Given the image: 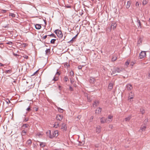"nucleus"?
I'll use <instances>...</instances> for the list:
<instances>
[{
	"label": "nucleus",
	"mask_w": 150,
	"mask_h": 150,
	"mask_svg": "<svg viewBox=\"0 0 150 150\" xmlns=\"http://www.w3.org/2000/svg\"><path fill=\"white\" fill-rule=\"evenodd\" d=\"M109 128L110 129H112L113 127V125H110L109 126Z\"/></svg>",
	"instance_id": "42"
},
{
	"label": "nucleus",
	"mask_w": 150,
	"mask_h": 150,
	"mask_svg": "<svg viewBox=\"0 0 150 150\" xmlns=\"http://www.w3.org/2000/svg\"><path fill=\"white\" fill-rule=\"evenodd\" d=\"M13 43L12 42H11V41H9V42L6 43L7 44H8L9 45H12V44Z\"/></svg>",
	"instance_id": "41"
},
{
	"label": "nucleus",
	"mask_w": 150,
	"mask_h": 150,
	"mask_svg": "<svg viewBox=\"0 0 150 150\" xmlns=\"http://www.w3.org/2000/svg\"><path fill=\"white\" fill-rule=\"evenodd\" d=\"M126 88L127 90L130 91L132 88V86L130 84H128L126 85Z\"/></svg>",
	"instance_id": "10"
},
{
	"label": "nucleus",
	"mask_w": 150,
	"mask_h": 150,
	"mask_svg": "<svg viewBox=\"0 0 150 150\" xmlns=\"http://www.w3.org/2000/svg\"><path fill=\"white\" fill-rule=\"evenodd\" d=\"M49 36H51V37H55V35L54 34H50V35H49Z\"/></svg>",
	"instance_id": "43"
},
{
	"label": "nucleus",
	"mask_w": 150,
	"mask_h": 150,
	"mask_svg": "<svg viewBox=\"0 0 150 150\" xmlns=\"http://www.w3.org/2000/svg\"><path fill=\"white\" fill-rule=\"evenodd\" d=\"M131 4V3L130 1H128L127 2V4L126 5V8H129Z\"/></svg>",
	"instance_id": "20"
},
{
	"label": "nucleus",
	"mask_w": 150,
	"mask_h": 150,
	"mask_svg": "<svg viewBox=\"0 0 150 150\" xmlns=\"http://www.w3.org/2000/svg\"><path fill=\"white\" fill-rule=\"evenodd\" d=\"M54 33L60 38H62L63 35L62 31L59 30H56L54 31Z\"/></svg>",
	"instance_id": "2"
},
{
	"label": "nucleus",
	"mask_w": 150,
	"mask_h": 150,
	"mask_svg": "<svg viewBox=\"0 0 150 150\" xmlns=\"http://www.w3.org/2000/svg\"><path fill=\"white\" fill-rule=\"evenodd\" d=\"M50 52V49H47L45 50V54H47L48 53H49Z\"/></svg>",
	"instance_id": "33"
},
{
	"label": "nucleus",
	"mask_w": 150,
	"mask_h": 150,
	"mask_svg": "<svg viewBox=\"0 0 150 150\" xmlns=\"http://www.w3.org/2000/svg\"><path fill=\"white\" fill-rule=\"evenodd\" d=\"M59 73L58 71L57 72L56 74L54 76L53 79H52V80L54 81H57L58 79V77H59Z\"/></svg>",
	"instance_id": "6"
},
{
	"label": "nucleus",
	"mask_w": 150,
	"mask_h": 150,
	"mask_svg": "<svg viewBox=\"0 0 150 150\" xmlns=\"http://www.w3.org/2000/svg\"><path fill=\"white\" fill-rule=\"evenodd\" d=\"M124 70V69L122 68L117 67L114 69L111 74V75H113V76L117 75V74H116L117 73H120L122 72Z\"/></svg>",
	"instance_id": "1"
},
{
	"label": "nucleus",
	"mask_w": 150,
	"mask_h": 150,
	"mask_svg": "<svg viewBox=\"0 0 150 150\" xmlns=\"http://www.w3.org/2000/svg\"><path fill=\"white\" fill-rule=\"evenodd\" d=\"M74 76V73L72 71H71L70 72V76Z\"/></svg>",
	"instance_id": "28"
},
{
	"label": "nucleus",
	"mask_w": 150,
	"mask_h": 150,
	"mask_svg": "<svg viewBox=\"0 0 150 150\" xmlns=\"http://www.w3.org/2000/svg\"><path fill=\"white\" fill-rule=\"evenodd\" d=\"M113 87V84L112 83H110L109 84L108 88L109 90H111Z\"/></svg>",
	"instance_id": "13"
},
{
	"label": "nucleus",
	"mask_w": 150,
	"mask_h": 150,
	"mask_svg": "<svg viewBox=\"0 0 150 150\" xmlns=\"http://www.w3.org/2000/svg\"><path fill=\"white\" fill-rule=\"evenodd\" d=\"M13 82H16V81H13Z\"/></svg>",
	"instance_id": "64"
},
{
	"label": "nucleus",
	"mask_w": 150,
	"mask_h": 150,
	"mask_svg": "<svg viewBox=\"0 0 150 150\" xmlns=\"http://www.w3.org/2000/svg\"><path fill=\"white\" fill-rule=\"evenodd\" d=\"M134 64V62H132L131 63V64L132 65H133Z\"/></svg>",
	"instance_id": "58"
},
{
	"label": "nucleus",
	"mask_w": 150,
	"mask_h": 150,
	"mask_svg": "<svg viewBox=\"0 0 150 150\" xmlns=\"http://www.w3.org/2000/svg\"><path fill=\"white\" fill-rule=\"evenodd\" d=\"M134 96V93L132 92H130L129 94L128 100L130 102H132L133 101L132 99L133 98Z\"/></svg>",
	"instance_id": "3"
},
{
	"label": "nucleus",
	"mask_w": 150,
	"mask_h": 150,
	"mask_svg": "<svg viewBox=\"0 0 150 150\" xmlns=\"http://www.w3.org/2000/svg\"><path fill=\"white\" fill-rule=\"evenodd\" d=\"M73 76H70L69 79L70 80L71 82V83H73L74 81V79L73 78Z\"/></svg>",
	"instance_id": "23"
},
{
	"label": "nucleus",
	"mask_w": 150,
	"mask_h": 150,
	"mask_svg": "<svg viewBox=\"0 0 150 150\" xmlns=\"http://www.w3.org/2000/svg\"><path fill=\"white\" fill-rule=\"evenodd\" d=\"M69 80V79L67 76H65L64 77V81L67 82Z\"/></svg>",
	"instance_id": "37"
},
{
	"label": "nucleus",
	"mask_w": 150,
	"mask_h": 150,
	"mask_svg": "<svg viewBox=\"0 0 150 150\" xmlns=\"http://www.w3.org/2000/svg\"><path fill=\"white\" fill-rule=\"evenodd\" d=\"M59 123L57 122H56L54 124V127L55 128H57L59 126Z\"/></svg>",
	"instance_id": "26"
},
{
	"label": "nucleus",
	"mask_w": 150,
	"mask_h": 150,
	"mask_svg": "<svg viewBox=\"0 0 150 150\" xmlns=\"http://www.w3.org/2000/svg\"><path fill=\"white\" fill-rule=\"evenodd\" d=\"M149 23H150V18L149 19Z\"/></svg>",
	"instance_id": "61"
},
{
	"label": "nucleus",
	"mask_w": 150,
	"mask_h": 150,
	"mask_svg": "<svg viewBox=\"0 0 150 150\" xmlns=\"http://www.w3.org/2000/svg\"><path fill=\"white\" fill-rule=\"evenodd\" d=\"M28 118H26L25 119V120H24V121H25V122H27V121H28Z\"/></svg>",
	"instance_id": "51"
},
{
	"label": "nucleus",
	"mask_w": 150,
	"mask_h": 150,
	"mask_svg": "<svg viewBox=\"0 0 150 150\" xmlns=\"http://www.w3.org/2000/svg\"><path fill=\"white\" fill-rule=\"evenodd\" d=\"M77 118L80 119V118H81V116H78L77 117Z\"/></svg>",
	"instance_id": "57"
},
{
	"label": "nucleus",
	"mask_w": 150,
	"mask_h": 150,
	"mask_svg": "<svg viewBox=\"0 0 150 150\" xmlns=\"http://www.w3.org/2000/svg\"><path fill=\"white\" fill-rule=\"evenodd\" d=\"M9 16H11L12 18H13L15 17V14L13 13H10L9 14Z\"/></svg>",
	"instance_id": "35"
},
{
	"label": "nucleus",
	"mask_w": 150,
	"mask_h": 150,
	"mask_svg": "<svg viewBox=\"0 0 150 150\" xmlns=\"http://www.w3.org/2000/svg\"><path fill=\"white\" fill-rule=\"evenodd\" d=\"M131 116H128V117H126L125 118V121L126 122H128L129 121V120H130V119H131Z\"/></svg>",
	"instance_id": "22"
},
{
	"label": "nucleus",
	"mask_w": 150,
	"mask_h": 150,
	"mask_svg": "<svg viewBox=\"0 0 150 150\" xmlns=\"http://www.w3.org/2000/svg\"><path fill=\"white\" fill-rule=\"evenodd\" d=\"M24 57L26 59H28V56L27 55H25L24 56Z\"/></svg>",
	"instance_id": "50"
},
{
	"label": "nucleus",
	"mask_w": 150,
	"mask_h": 150,
	"mask_svg": "<svg viewBox=\"0 0 150 150\" xmlns=\"http://www.w3.org/2000/svg\"><path fill=\"white\" fill-rule=\"evenodd\" d=\"M148 76L150 78V71H149Z\"/></svg>",
	"instance_id": "55"
},
{
	"label": "nucleus",
	"mask_w": 150,
	"mask_h": 150,
	"mask_svg": "<svg viewBox=\"0 0 150 150\" xmlns=\"http://www.w3.org/2000/svg\"><path fill=\"white\" fill-rule=\"evenodd\" d=\"M82 66L79 65V66H78V68L79 69H81L82 68Z\"/></svg>",
	"instance_id": "45"
},
{
	"label": "nucleus",
	"mask_w": 150,
	"mask_h": 150,
	"mask_svg": "<svg viewBox=\"0 0 150 150\" xmlns=\"http://www.w3.org/2000/svg\"><path fill=\"white\" fill-rule=\"evenodd\" d=\"M6 11L5 10H2V13H6Z\"/></svg>",
	"instance_id": "49"
},
{
	"label": "nucleus",
	"mask_w": 150,
	"mask_h": 150,
	"mask_svg": "<svg viewBox=\"0 0 150 150\" xmlns=\"http://www.w3.org/2000/svg\"><path fill=\"white\" fill-rule=\"evenodd\" d=\"M146 127L145 125H142L141 126L139 129V131L142 132L143 131H144L145 130Z\"/></svg>",
	"instance_id": "9"
},
{
	"label": "nucleus",
	"mask_w": 150,
	"mask_h": 150,
	"mask_svg": "<svg viewBox=\"0 0 150 150\" xmlns=\"http://www.w3.org/2000/svg\"><path fill=\"white\" fill-rule=\"evenodd\" d=\"M112 118V116L111 115H109L108 117V118L109 119H111Z\"/></svg>",
	"instance_id": "44"
},
{
	"label": "nucleus",
	"mask_w": 150,
	"mask_h": 150,
	"mask_svg": "<svg viewBox=\"0 0 150 150\" xmlns=\"http://www.w3.org/2000/svg\"><path fill=\"white\" fill-rule=\"evenodd\" d=\"M117 58L116 56H113L112 59V62H114L117 60Z\"/></svg>",
	"instance_id": "27"
},
{
	"label": "nucleus",
	"mask_w": 150,
	"mask_h": 150,
	"mask_svg": "<svg viewBox=\"0 0 150 150\" xmlns=\"http://www.w3.org/2000/svg\"><path fill=\"white\" fill-rule=\"evenodd\" d=\"M77 36V35H76L70 41V42H73L74 41V40L76 38V37Z\"/></svg>",
	"instance_id": "29"
},
{
	"label": "nucleus",
	"mask_w": 150,
	"mask_h": 150,
	"mask_svg": "<svg viewBox=\"0 0 150 150\" xmlns=\"http://www.w3.org/2000/svg\"><path fill=\"white\" fill-rule=\"evenodd\" d=\"M31 144L32 142L31 140L30 139H29L26 142V144L28 145H30Z\"/></svg>",
	"instance_id": "24"
},
{
	"label": "nucleus",
	"mask_w": 150,
	"mask_h": 150,
	"mask_svg": "<svg viewBox=\"0 0 150 150\" xmlns=\"http://www.w3.org/2000/svg\"><path fill=\"white\" fill-rule=\"evenodd\" d=\"M63 118V115H57L56 117V119L57 120L60 121Z\"/></svg>",
	"instance_id": "7"
},
{
	"label": "nucleus",
	"mask_w": 150,
	"mask_h": 150,
	"mask_svg": "<svg viewBox=\"0 0 150 150\" xmlns=\"http://www.w3.org/2000/svg\"><path fill=\"white\" fill-rule=\"evenodd\" d=\"M140 112H141L142 114H144V111L143 109L141 108L140 109Z\"/></svg>",
	"instance_id": "38"
},
{
	"label": "nucleus",
	"mask_w": 150,
	"mask_h": 150,
	"mask_svg": "<svg viewBox=\"0 0 150 150\" xmlns=\"http://www.w3.org/2000/svg\"><path fill=\"white\" fill-rule=\"evenodd\" d=\"M35 26V28L37 29H40L41 28V26L39 24H36Z\"/></svg>",
	"instance_id": "19"
},
{
	"label": "nucleus",
	"mask_w": 150,
	"mask_h": 150,
	"mask_svg": "<svg viewBox=\"0 0 150 150\" xmlns=\"http://www.w3.org/2000/svg\"><path fill=\"white\" fill-rule=\"evenodd\" d=\"M137 22H138V24L137 25L138 27L139 28H141V22H140V20H139V19H138Z\"/></svg>",
	"instance_id": "25"
},
{
	"label": "nucleus",
	"mask_w": 150,
	"mask_h": 150,
	"mask_svg": "<svg viewBox=\"0 0 150 150\" xmlns=\"http://www.w3.org/2000/svg\"><path fill=\"white\" fill-rule=\"evenodd\" d=\"M148 1L147 0H143V5H145L147 4Z\"/></svg>",
	"instance_id": "30"
},
{
	"label": "nucleus",
	"mask_w": 150,
	"mask_h": 150,
	"mask_svg": "<svg viewBox=\"0 0 150 150\" xmlns=\"http://www.w3.org/2000/svg\"><path fill=\"white\" fill-rule=\"evenodd\" d=\"M111 121L112 120H107V119L103 117L100 119V122L102 123H103L105 122L109 123L111 122Z\"/></svg>",
	"instance_id": "4"
},
{
	"label": "nucleus",
	"mask_w": 150,
	"mask_h": 150,
	"mask_svg": "<svg viewBox=\"0 0 150 150\" xmlns=\"http://www.w3.org/2000/svg\"><path fill=\"white\" fill-rule=\"evenodd\" d=\"M40 146L42 147H44L45 146V143L44 142H41L40 144Z\"/></svg>",
	"instance_id": "31"
},
{
	"label": "nucleus",
	"mask_w": 150,
	"mask_h": 150,
	"mask_svg": "<svg viewBox=\"0 0 150 150\" xmlns=\"http://www.w3.org/2000/svg\"><path fill=\"white\" fill-rule=\"evenodd\" d=\"M117 25L115 23H112L111 25V28L114 29L116 27Z\"/></svg>",
	"instance_id": "16"
},
{
	"label": "nucleus",
	"mask_w": 150,
	"mask_h": 150,
	"mask_svg": "<svg viewBox=\"0 0 150 150\" xmlns=\"http://www.w3.org/2000/svg\"><path fill=\"white\" fill-rule=\"evenodd\" d=\"M6 102H7V103H8V104L9 103H10V101H9V100H8V101L7 100H6Z\"/></svg>",
	"instance_id": "53"
},
{
	"label": "nucleus",
	"mask_w": 150,
	"mask_h": 150,
	"mask_svg": "<svg viewBox=\"0 0 150 150\" xmlns=\"http://www.w3.org/2000/svg\"><path fill=\"white\" fill-rule=\"evenodd\" d=\"M139 41H138V43H139V42H139Z\"/></svg>",
	"instance_id": "63"
},
{
	"label": "nucleus",
	"mask_w": 150,
	"mask_h": 150,
	"mask_svg": "<svg viewBox=\"0 0 150 150\" xmlns=\"http://www.w3.org/2000/svg\"><path fill=\"white\" fill-rule=\"evenodd\" d=\"M139 3L138 2H137L136 4V6H139Z\"/></svg>",
	"instance_id": "46"
},
{
	"label": "nucleus",
	"mask_w": 150,
	"mask_h": 150,
	"mask_svg": "<svg viewBox=\"0 0 150 150\" xmlns=\"http://www.w3.org/2000/svg\"><path fill=\"white\" fill-rule=\"evenodd\" d=\"M64 66L65 67L68 68L69 66V64L68 63H67L65 64Z\"/></svg>",
	"instance_id": "36"
},
{
	"label": "nucleus",
	"mask_w": 150,
	"mask_h": 150,
	"mask_svg": "<svg viewBox=\"0 0 150 150\" xmlns=\"http://www.w3.org/2000/svg\"><path fill=\"white\" fill-rule=\"evenodd\" d=\"M58 131H55L53 133V136H52L50 135V136H49V137L50 138H52V137H57L58 135Z\"/></svg>",
	"instance_id": "8"
},
{
	"label": "nucleus",
	"mask_w": 150,
	"mask_h": 150,
	"mask_svg": "<svg viewBox=\"0 0 150 150\" xmlns=\"http://www.w3.org/2000/svg\"><path fill=\"white\" fill-rule=\"evenodd\" d=\"M147 121H148V120L147 119H146L145 120V121L146 122H147Z\"/></svg>",
	"instance_id": "59"
},
{
	"label": "nucleus",
	"mask_w": 150,
	"mask_h": 150,
	"mask_svg": "<svg viewBox=\"0 0 150 150\" xmlns=\"http://www.w3.org/2000/svg\"><path fill=\"white\" fill-rule=\"evenodd\" d=\"M11 71L10 70H6L5 71V72L6 73H11Z\"/></svg>",
	"instance_id": "40"
},
{
	"label": "nucleus",
	"mask_w": 150,
	"mask_h": 150,
	"mask_svg": "<svg viewBox=\"0 0 150 150\" xmlns=\"http://www.w3.org/2000/svg\"><path fill=\"white\" fill-rule=\"evenodd\" d=\"M102 110V109L99 108L98 109L96 110L95 112L96 114H99L100 112Z\"/></svg>",
	"instance_id": "18"
},
{
	"label": "nucleus",
	"mask_w": 150,
	"mask_h": 150,
	"mask_svg": "<svg viewBox=\"0 0 150 150\" xmlns=\"http://www.w3.org/2000/svg\"><path fill=\"white\" fill-rule=\"evenodd\" d=\"M55 39H52L50 41V42L52 44H54L55 42V41H56Z\"/></svg>",
	"instance_id": "34"
},
{
	"label": "nucleus",
	"mask_w": 150,
	"mask_h": 150,
	"mask_svg": "<svg viewBox=\"0 0 150 150\" xmlns=\"http://www.w3.org/2000/svg\"><path fill=\"white\" fill-rule=\"evenodd\" d=\"M26 110L28 111H29L30 110V107H28L27 109Z\"/></svg>",
	"instance_id": "52"
},
{
	"label": "nucleus",
	"mask_w": 150,
	"mask_h": 150,
	"mask_svg": "<svg viewBox=\"0 0 150 150\" xmlns=\"http://www.w3.org/2000/svg\"><path fill=\"white\" fill-rule=\"evenodd\" d=\"M130 62V61H127L125 63V65L127 66H128V65L129 64Z\"/></svg>",
	"instance_id": "39"
},
{
	"label": "nucleus",
	"mask_w": 150,
	"mask_h": 150,
	"mask_svg": "<svg viewBox=\"0 0 150 150\" xmlns=\"http://www.w3.org/2000/svg\"><path fill=\"white\" fill-rule=\"evenodd\" d=\"M146 56V52L142 51L140 53L139 57L140 59H142L145 57Z\"/></svg>",
	"instance_id": "5"
},
{
	"label": "nucleus",
	"mask_w": 150,
	"mask_h": 150,
	"mask_svg": "<svg viewBox=\"0 0 150 150\" xmlns=\"http://www.w3.org/2000/svg\"><path fill=\"white\" fill-rule=\"evenodd\" d=\"M27 131L25 129L23 130L21 132L22 136L25 135L26 134Z\"/></svg>",
	"instance_id": "14"
},
{
	"label": "nucleus",
	"mask_w": 150,
	"mask_h": 150,
	"mask_svg": "<svg viewBox=\"0 0 150 150\" xmlns=\"http://www.w3.org/2000/svg\"><path fill=\"white\" fill-rule=\"evenodd\" d=\"M4 65L2 64L1 63H0V66H3Z\"/></svg>",
	"instance_id": "54"
},
{
	"label": "nucleus",
	"mask_w": 150,
	"mask_h": 150,
	"mask_svg": "<svg viewBox=\"0 0 150 150\" xmlns=\"http://www.w3.org/2000/svg\"><path fill=\"white\" fill-rule=\"evenodd\" d=\"M62 129L63 130L66 131L67 129V127L65 124L63 123L62 125Z\"/></svg>",
	"instance_id": "15"
},
{
	"label": "nucleus",
	"mask_w": 150,
	"mask_h": 150,
	"mask_svg": "<svg viewBox=\"0 0 150 150\" xmlns=\"http://www.w3.org/2000/svg\"><path fill=\"white\" fill-rule=\"evenodd\" d=\"M99 102L98 101H95L94 103H93V107H96L98 106L99 105Z\"/></svg>",
	"instance_id": "12"
},
{
	"label": "nucleus",
	"mask_w": 150,
	"mask_h": 150,
	"mask_svg": "<svg viewBox=\"0 0 150 150\" xmlns=\"http://www.w3.org/2000/svg\"><path fill=\"white\" fill-rule=\"evenodd\" d=\"M54 150H61V149H55Z\"/></svg>",
	"instance_id": "60"
},
{
	"label": "nucleus",
	"mask_w": 150,
	"mask_h": 150,
	"mask_svg": "<svg viewBox=\"0 0 150 150\" xmlns=\"http://www.w3.org/2000/svg\"><path fill=\"white\" fill-rule=\"evenodd\" d=\"M95 81V79L92 77H91L89 81L92 84H93L94 83Z\"/></svg>",
	"instance_id": "11"
},
{
	"label": "nucleus",
	"mask_w": 150,
	"mask_h": 150,
	"mask_svg": "<svg viewBox=\"0 0 150 150\" xmlns=\"http://www.w3.org/2000/svg\"><path fill=\"white\" fill-rule=\"evenodd\" d=\"M69 88V90L71 91H73V88L71 86H70Z\"/></svg>",
	"instance_id": "47"
},
{
	"label": "nucleus",
	"mask_w": 150,
	"mask_h": 150,
	"mask_svg": "<svg viewBox=\"0 0 150 150\" xmlns=\"http://www.w3.org/2000/svg\"><path fill=\"white\" fill-rule=\"evenodd\" d=\"M47 37V35H45L44 36L42 37V38L43 39H45Z\"/></svg>",
	"instance_id": "48"
},
{
	"label": "nucleus",
	"mask_w": 150,
	"mask_h": 150,
	"mask_svg": "<svg viewBox=\"0 0 150 150\" xmlns=\"http://www.w3.org/2000/svg\"><path fill=\"white\" fill-rule=\"evenodd\" d=\"M59 90H61V86H59Z\"/></svg>",
	"instance_id": "56"
},
{
	"label": "nucleus",
	"mask_w": 150,
	"mask_h": 150,
	"mask_svg": "<svg viewBox=\"0 0 150 150\" xmlns=\"http://www.w3.org/2000/svg\"><path fill=\"white\" fill-rule=\"evenodd\" d=\"M58 111L61 112V113H63V110L60 108H58Z\"/></svg>",
	"instance_id": "32"
},
{
	"label": "nucleus",
	"mask_w": 150,
	"mask_h": 150,
	"mask_svg": "<svg viewBox=\"0 0 150 150\" xmlns=\"http://www.w3.org/2000/svg\"><path fill=\"white\" fill-rule=\"evenodd\" d=\"M139 41H138V43H139V42H139Z\"/></svg>",
	"instance_id": "62"
},
{
	"label": "nucleus",
	"mask_w": 150,
	"mask_h": 150,
	"mask_svg": "<svg viewBox=\"0 0 150 150\" xmlns=\"http://www.w3.org/2000/svg\"><path fill=\"white\" fill-rule=\"evenodd\" d=\"M29 125L27 124H23L22 126V127L24 129L26 128H28Z\"/></svg>",
	"instance_id": "21"
},
{
	"label": "nucleus",
	"mask_w": 150,
	"mask_h": 150,
	"mask_svg": "<svg viewBox=\"0 0 150 150\" xmlns=\"http://www.w3.org/2000/svg\"><path fill=\"white\" fill-rule=\"evenodd\" d=\"M101 131V127L99 126H98L97 127L96 129V132L98 133H99Z\"/></svg>",
	"instance_id": "17"
}]
</instances>
